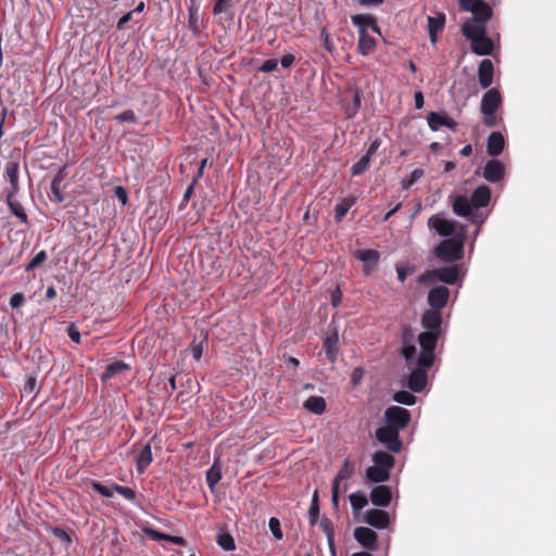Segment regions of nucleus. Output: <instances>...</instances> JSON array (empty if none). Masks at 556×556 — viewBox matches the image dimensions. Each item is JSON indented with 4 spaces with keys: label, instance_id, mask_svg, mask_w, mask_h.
I'll use <instances>...</instances> for the list:
<instances>
[{
    "label": "nucleus",
    "instance_id": "nucleus-1",
    "mask_svg": "<svg viewBox=\"0 0 556 556\" xmlns=\"http://www.w3.org/2000/svg\"><path fill=\"white\" fill-rule=\"evenodd\" d=\"M503 97L497 88H490L482 96L480 111L482 123L488 128L498 126L502 121Z\"/></svg>",
    "mask_w": 556,
    "mask_h": 556
},
{
    "label": "nucleus",
    "instance_id": "nucleus-2",
    "mask_svg": "<svg viewBox=\"0 0 556 556\" xmlns=\"http://www.w3.org/2000/svg\"><path fill=\"white\" fill-rule=\"evenodd\" d=\"M463 35L471 41V51L477 55H489L493 52V40L486 35V23L463 25Z\"/></svg>",
    "mask_w": 556,
    "mask_h": 556
},
{
    "label": "nucleus",
    "instance_id": "nucleus-3",
    "mask_svg": "<svg viewBox=\"0 0 556 556\" xmlns=\"http://www.w3.org/2000/svg\"><path fill=\"white\" fill-rule=\"evenodd\" d=\"M441 333L433 331H422L418 336V342L420 345V353L416 361V364L421 367H431L434 363V350L437 348Z\"/></svg>",
    "mask_w": 556,
    "mask_h": 556
},
{
    "label": "nucleus",
    "instance_id": "nucleus-4",
    "mask_svg": "<svg viewBox=\"0 0 556 556\" xmlns=\"http://www.w3.org/2000/svg\"><path fill=\"white\" fill-rule=\"evenodd\" d=\"M460 9L472 13L463 25L488 23L493 15L491 7L483 0H459Z\"/></svg>",
    "mask_w": 556,
    "mask_h": 556
},
{
    "label": "nucleus",
    "instance_id": "nucleus-5",
    "mask_svg": "<svg viewBox=\"0 0 556 556\" xmlns=\"http://www.w3.org/2000/svg\"><path fill=\"white\" fill-rule=\"evenodd\" d=\"M435 256L443 262H454L464 256V237L447 238L434 248Z\"/></svg>",
    "mask_w": 556,
    "mask_h": 556
},
{
    "label": "nucleus",
    "instance_id": "nucleus-6",
    "mask_svg": "<svg viewBox=\"0 0 556 556\" xmlns=\"http://www.w3.org/2000/svg\"><path fill=\"white\" fill-rule=\"evenodd\" d=\"M410 413L406 408L401 406H390L384 412V421L387 427H392V429L400 430L405 429L410 422Z\"/></svg>",
    "mask_w": 556,
    "mask_h": 556
},
{
    "label": "nucleus",
    "instance_id": "nucleus-7",
    "mask_svg": "<svg viewBox=\"0 0 556 556\" xmlns=\"http://www.w3.org/2000/svg\"><path fill=\"white\" fill-rule=\"evenodd\" d=\"M376 439L384 445L391 453H400L403 447V442L400 439V432L392 427H380L376 430Z\"/></svg>",
    "mask_w": 556,
    "mask_h": 556
},
{
    "label": "nucleus",
    "instance_id": "nucleus-8",
    "mask_svg": "<svg viewBox=\"0 0 556 556\" xmlns=\"http://www.w3.org/2000/svg\"><path fill=\"white\" fill-rule=\"evenodd\" d=\"M427 225L438 235L445 238L453 236L456 228V222L443 218L441 214H434L430 216Z\"/></svg>",
    "mask_w": 556,
    "mask_h": 556
},
{
    "label": "nucleus",
    "instance_id": "nucleus-9",
    "mask_svg": "<svg viewBox=\"0 0 556 556\" xmlns=\"http://www.w3.org/2000/svg\"><path fill=\"white\" fill-rule=\"evenodd\" d=\"M157 433H154L151 437V439L141 446L140 451L136 455V467L139 473H143L147 470V468L151 465L153 460L152 445L155 441H157Z\"/></svg>",
    "mask_w": 556,
    "mask_h": 556
},
{
    "label": "nucleus",
    "instance_id": "nucleus-10",
    "mask_svg": "<svg viewBox=\"0 0 556 556\" xmlns=\"http://www.w3.org/2000/svg\"><path fill=\"white\" fill-rule=\"evenodd\" d=\"M450 299V290L444 286L432 288L428 293V304L430 309L441 311Z\"/></svg>",
    "mask_w": 556,
    "mask_h": 556
},
{
    "label": "nucleus",
    "instance_id": "nucleus-11",
    "mask_svg": "<svg viewBox=\"0 0 556 556\" xmlns=\"http://www.w3.org/2000/svg\"><path fill=\"white\" fill-rule=\"evenodd\" d=\"M324 351L328 361L334 364L339 352V332L337 328H329L324 339Z\"/></svg>",
    "mask_w": 556,
    "mask_h": 556
},
{
    "label": "nucleus",
    "instance_id": "nucleus-12",
    "mask_svg": "<svg viewBox=\"0 0 556 556\" xmlns=\"http://www.w3.org/2000/svg\"><path fill=\"white\" fill-rule=\"evenodd\" d=\"M430 367H421L417 365V368H414L407 379V388L413 392H421L428 381L427 369Z\"/></svg>",
    "mask_w": 556,
    "mask_h": 556
},
{
    "label": "nucleus",
    "instance_id": "nucleus-13",
    "mask_svg": "<svg viewBox=\"0 0 556 556\" xmlns=\"http://www.w3.org/2000/svg\"><path fill=\"white\" fill-rule=\"evenodd\" d=\"M365 521L374 528L386 529L389 527L391 519L388 511L372 508L366 511Z\"/></svg>",
    "mask_w": 556,
    "mask_h": 556
},
{
    "label": "nucleus",
    "instance_id": "nucleus-14",
    "mask_svg": "<svg viewBox=\"0 0 556 556\" xmlns=\"http://www.w3.org/2000/svg\"><path fill=\"white\" fill-rule=\"evenodd\" d=\"M505 176V166L498 160H490L483 168V178L489 182H498Z\"/></svg>",
    "mask_w": 556,
    "mask_h": 556
},
{
    "label": "nucleus",
    "instance_id": "nucleus-15",
    "mask_svg": "<svg viewBox=\"0 0 556 556\" xmlns=\"http://www.w3.org/2000/svg\"><path fill=\"white\" fill-rule=\"evenodd\" d=\"M355 540L365 548L375 551L377 548V533L367 527H358L354 530Z\"/></svg>",
    "mask_w": 556,
    "mask_h": 556
},
{
    "label": "nucleus",
    "instance_id": "nucleus-16",
    "mask_svg": "<svg viewBox=\"0 0 556 556\" xmlns=\"http://www.w3.org/2000/svg\"><path fill=\"white\" fill-rule=\"evenodd\" d=\"M355 256L364 263L363 270L367 276L371 274L380 260V253L374 249L358 250Z\"/></svg>",
    "mask_w": 556,
    "mask_h": 556
},
{
    "label": "nucleus",
    "instance_id": "nucleus-17",
    "mask_svg": "<svg viewBox=\"0 0 556 556\" xmlns=\"http://www.w3.org/2000/svg\"><path fill=\"white\" fill-rule=\"evenodd\" d=\"M65 177H66V167L63 166V167L59 168L58 173L52 178L51 186H50V190H51L50 200L54 203H62L65 200V197L63 194V190L61 187Z\"/></svg>",
    "mask_w": 556,
    "mask_h": 556
},
{
    "label": "nucleus",
    "instance_id": "nucleus-18",
    "mask_svg": "<svg viewBox=\"0 0 556 556\" xmlns=\"http://www.w3.org/2000/svg\"><path fill=\"white\" fill-rule=\"evenodd\" d=\"M442 320V314L440 311L428 309L422 314L421 326L426 331L441 333Z\"/></svg>",
    "mask_w": 556,
    "mask_h": 556
},
{
    "label": "nucleus",
    "instance_id": "nucleus-19",
    "mask_svg": "<svg viewBox=\"0 0 556 556\" xmlns=\"http://www.w3.org/2000/svg\"><path fill=\"white\" fill-rule=\"evenodd\" d=\"M494 65L490 59H483L478 67L479 84L483 89H489L493 84Z\"/></svg>",
    "mask_w": 556,
    "mask_h": 556
},
{
    "label": "nucleus",
    "instance_id": "nucleus-20",
    "mask_svg": "<svg viewBox=\"0 0 556 556\" xmlns=\"http://www.w3.org/2000/svg\"><path fill=\"white\" fill-rule=\"evenodd\" d=\"M370 501L375 506L387 507L392 501V491L388 485H377L370 492Z\"/></svg>",
    "mask_w": 556,
    "mask_h": 556
},
{
    "label": "nucleus",
    "instance_id": "nucleus-21",
    "mask_svg": "<svg viewBox=\"0 0 556 556\" xmlns=\"http://www.w3.org/2000/svg\"><path fill=\"white\" fill-rule=\"evenodd\" d=\"M470 203L473 208H481L489 205L491 201V190L486 185L477 187L470 197Z\"/></svg>",
    "mask_w": 556,
    "mask_h": 556
},
{
    "label": "nucleus",
    "instance_id": "nucleus-22",
    "mask_svg": "<svg viewBox=\"0 0 556 556\" xmlns=\"http://www.w3.org/2000/svg\"><path fill=\"white\" fill-rule=\"evenodd\" d=\"M352 23L358 27L359 31H367L370 28L372 31L380 35V28L376 22V18L369 14H356L352 16Z\"/></svg>",
    "mask_w": 556,
    "mask_h": 556
},
{
    "label": "nucleus",
    "instance_id": "nucleus-23",
    "mask_svg": "<svg viewBox=\"0 0 556 556\" xmlns=\"http://www.w3.org/2000/svg\"><path fill=\"white\" fill-rule=\"evenodd\" d=\"M505 147L504 136L500 131H492L486 142V153L492 156H498Z\"/></svg>",
    "mask_w": 556,
    "mask_h": 556
},
{
    "label": "nucleus",
    "instance_id": "nucleus-24",
    "mask_svg": "<svg viewBox=\"0 0 556 556\" xmlns=\"http://www.w3.org/2000/svg\"><path fill=\"white\" fill-rule=\"evenodd\" d=\"M17 192H7L5 193V202L10 208V212L16 216L22 224H28V216L23 207V205L15 199Z\"/></svg>",
    "mask_w": 556,
    "mask_h": 556
},
{
    "label": "nucleus",
    "instance_id": "nucleus-25",
    "mask_svg": "<svg viewBox=\"0 0 556 556\" xmlns=\"http://www.w3.org/2000/svg\"><path fill=\"white\" fill-rule=\"evenodd\" d=\"M18 173H20L18 162L11 160L5 164V177L10 181V188H8L5 190V193L20 191Z\"/></svg>",
    "mask_w": 556,
    "mask_h": 556
},
{
    "label": "nucleus",
    "instance_id": "nucleus-26",
    "mask_svg": "<svg viewBox=\"0 0 556 556\" xmlns=\"http://www.w3.org/2000/svg\"><path fill=\"white\" fill-rule=\"evenodd\" d=\"M437 270V278L439 281L455 285L459 279V265H448L440 267Z\"/></svg>",
    "mask_w": 556,
    "mask_h": 556
},
{
    "label": "nucleus",
    "instance_id": "nucleus-27",
    "mask_svg": "<svg viewBox=\"0 0 556 556\" xmlns=\"http://www.w3.org/2000/svg\"><path fill=\"white\" fill-rule=\"evenodd\" d=\"M188 27L194 36H198L205 26L200 17L199 5H197L193 0L188 9Z\"/></svg>",
    "mask_w": 556,
    "mask_h": 556
},
{
    "label": "nucleus",
    "instance_id": "nucleus-28",
    "mask_svg": "<svg viewBox=\"0 0 556 556\" xmlns=\"http://www.w3.org/2000/svg\"><path fill=\"white\" fill-rule=\"evenodd\" d=\"M453 212L460 217H471L472 205L466 195H456L452 202Z\"/></svg>",
    "mask_w": 556,
    "mask_h": 556
},
{
    "label": "nucleus",
    "instance_id": "nucleus-29",
    "mask_svg": "<svg viewBox=\"0 0 556 556\" xmlns=\"http://www.w3.org/2000/svg\"><path fill=\"white\" fill-rule=\"evenodd\" d=\"M377 47L376 39L367 31H359L357 51L362 55H370Z\"/></svg>",
    "mask_w": 556,
    "mask_h": 556
},
{
    "label": "nucleus",
    "instance_id": "nucleus-30",
    "mask_svg": "<svg viewBox=\"0 0 556 556\" xmlns=\"http://www.w3.org/2000/svg\"><path fill=\"white\" fill-rule=\"evenodd\" d=\"M444 13H438L435 16H428V31L431 42H437V35L444 28Z\"/></svg>",
    "mask_w": 556,
    "mask_h": 556
},
{
    "label": "nucleus",
    "instance_id": "nucleus-31",
    "mask_svg": "<svg viewBox=\"0 0 556 556\" xmlns=\"http://www.w3.org/2000/svg\"><path fill=\"white\" fill-rule=\"evenodd\" d=\"M366 478L375 483L387 482L390 479V470L376 465L369 466L366 469Z\"/></svg>",
    "mask_w": 556,
    "mask_h": 556
},
{
    "label": "nucleus",
    "instance_id": "nucleus-32",
    "mask_svg": "<svg viewBox=\"0 0 556 556\" xmlns=\"http://www.w3.org/2000/svg\"><path fill=\"white\" fill-rule=\"evenodd\" d=\"M303 407L309 413L321 415L325 413L327 404L323 396H309L304 403Z\"/></svg>",
    "mask_w": 556,
    "mask_h": 556
},
{
    "label": "nucleus",
    "instance_id": "nucleus-33",
    "mask_svg": "<svg viewBox=\"0 0 556 556\" xmlns=\"http://www.w3.org/2000/svg\"><path fill=\"white\" fill-rule=\"evenodd\" d=\"M371 459L376 466L387 468L388 470L392 469L395 464L394 457L386 451H376Z\"/></svg>",
    "mask_w": 556,
    "mask_h": 556
},
{
    "label": "nucleus",
    "instance_id": "nucleus-34",
    "mask_svg": "<svg viewBox=\"0 0 556 556\" xmlns=\"http://www.w3.org/2000/svg\"><path fill=\"white\" fill-rule=\"evenodd\" d=\"M354 470H355L354 463L352 460H350L349 458H346L343 462V464H342L340 470L338 471V475L333 479L332 483H337V485L339 486L341 481L348 480L353 476Z\"/></svg>",
    "mask_w": 556,
    "mask_h": 556
},
{
    "label": "nucleus",
    "instance_id": "nucleus-35",
    "mask_svg": "<svg viewBox=\"0 0 556 556\" xmlns=\"http://www.w3.org/2000/svg\"><path fill=\"white\" fill-rule=\"evenodd\" d=\"M129 366L124 363L123 361H117L114 363H111L106 368L105 371L102 374V380H109L115 377L117 374L128 370Z\"/></svg>",
    "mask_w": 556,
    "mask_h": 556
},
{
    "label": "nucleus",
    "instance_id": "nucleus-36",
    "mask_svg": "<svg viewBox=\"0 0 556 556\" xmlns=\"http://www.w3.org/2000/svg\"><path fill=\"white\" fill-rule=\"evenodd\" d=\"M222 479V467L218 465V462L215 460L211 468L206 471V483L211 490L215 488V485Z\"/></svg>",
    "mask_w": 556,
    "mask_h": 556
},
{
    "label": "nucleus",
    "instance_id": "nucleus-37",
    "mask_svg": "<svg viewBox=\"0 0 556 556\" xmlns=\"http://www.w3.org/2000/svg\"><path fill=\"white\" fill-rule=\"evenodd\" d=\"M353 204L354 200L351 198H345L341 202H339L334 207L336 222H341Z\"/></svg>",
    "mask_w": 556,
    "mask_h": 556
},
{
    "label": "nucleus",
    "instance_id": "nucleus-38",
    "mask_svg": "<svg viewBox=\"0 0 556 556\" xmlns=\"http://www.w3.org/2000/svg\"><path fill=\"white\" fill-rule=\"evenodd\" d=\"M216 543L227 552L236 549V543L233 536L228 532H220L216 536Z\"/></svg>",
    "mask_w": 556,
    "mask_h": 556
},
{
    "label": "nucleus",
    "instance_id": "nucleus-39",
    "mask_svg": "<svg viewBox=\"0 0 556 556\" xmlns=\"http://www.w3.org/2000/svg\"><path fill=\"white\" fill-rule=\"evenodd\" d=\"M446 117L447 115L445 114L430 112L427 116L429 128L432 131H438L440 127L444 126Z\"/></svg>",
    "mask_w": 556,
    "mask_h": 556
},
{
    "label": "nucleus",
    "instance_id": "nucleus-40",
    "mask_svg": "<svg viewBox=\"0 0 556 556\" xmlns=\"http://www.w3.org/2000/svg\"><path fill=\"white\" fill-rule=\"evenodd\" d=\"M349 498L354 511H359L368 504L366 494L361 491L352 493Z\"/></svg>",
    "mask_w": 556,
    "mask_h": 556
},
{
    "label": "nucleus",
    "instance_id": "nucleus-41",
    "mask_svg": "<svg viewBox=\"0 0 556 556\" xmlns=\"http://www.w3.org/2000/svg\"><path fill=\"white\" fill-rule=\"evenodd\" d=\"M319 517V497L318 492L315 491L312 497L311 506L308 509L309 525L315 526Z\"/></svg>",
    "mask_w": 556,
    "mask_h": 556
},
{
    "label": "nucleus",
    "instance_id": "nucleus-42",
    "mask_svg": "<svg viewBox=\"0 0 556 556\" xmlns=\"http://www.w3.org/2000/svg\"><path fill=\"white\" fill-rule=\"evenodd\" d=\"M370 160L371 157H369V155H363L355 164H353V166L351 167V174L352 176H359L362 175L363 173H365L368 168H369V165H370Z\"/></svg>",
    "mask_w": 556,
    "mask_h": 556
},
{
    "label": "nucleus",
    "instance_id": "nucleus-43",
    "mask_svg": "<svg viewBox=\"0 0 556 556\" xmlns=\"http://www.w3.org/2000/svg\"><path fill=\"white\" fill-rule=\"evenodd\" d=\"M319 527L326 533L330 548L333 549L334 548V543H333L334 531H333L332 521L329 518L324 517L319 521Z\"/></svg>",
    "mask_w": 556,
    "mask_h": 556
},
{
    "label": "nucleus",
    "instance_id": "nucleus-44",
    "mask_svg": "<svg viewBox=\"0 0 556 556\" xmlns=\"http://www.w3.org/2000/svg\"><path fill=\"white\" fill-rule=\"evenodd\" d=\"M393 400L400 404L414 405L416 403V396L405 390H401L394 393Z\"/></svg>",
    "mask_w": 556,
    "mask_h": 556
},
{
    "label": "nucleus",
    "instance_id": "nucleus-45",
    "mask_svg": "<svg viewBox=\"0 0 556 556\" xmlns=\"http://www.w3.org/2000/svg\"><path fill=\"white\" fill-rule=\"evenodd\" d=\"M48 258V254L45 250L38 252L26 265L25 270L30 271L41 266Z\"/></svg>",
    "mask_w": 556,
    "mask_h": 556
},
{
    "label": "nucleus",
    "instance_id": "nucleus-46",
    "mask_svg": "<svg viewBox=\"0 0 556 556\" xmlns=\"http://www.w3.org/2000/svg\"><path fill=\"white\" fill-rule=\"evenodd\" d=\"M424 170L421 168L414 169L408 177H405L402 180V187L404 189L410 188L417 180H419L424 176Z\"/></svg>",
    "mask_w": 556,
    "mask_h": 556
},
{
    "label": "nucleus",
    "instance_id": "nucleus-47",
    "mask_svg": "<svg viewBox=\"0 0 556 556\" xmlns=\"http://www.w3.org/2000/svg\"><path fill=\"white\" fill-rule=\"evenodd\" d=\"M90 485L96 492H98L99 494H101L104 497H112L113 492H115L113 490V484L111 486H106V485H103L102 483H100L99 481L92 480V481H90Z\"/></svg>",
    "mask_w": 556,
    "mask_h": 556
},
{
    "label": "nucleus",
    "instance_id": "nucleus-48",
    "mask_svg": "<svg viewBox=\"0 0 556 556\" xmlns=\"http://www.w3.org/2000/svg\"><path fill=\"white\" fill-rule=\"evenodd\" d=\"M402 356L405 358L407 366H412L415 363L416 346L415 344H408L402 346Z\"/></svg>",
    "mask_w": 556,
    "mask_h": 556
},
{
    "label": "nucleus",
    "instance_id": "nucleus-49",
    "mask_svg": "<svg viewBox=\"0 0 556 556\" xmlns=\"http://www.w3.org/2000/svg\"><path fill=\"white\" fill-rule=\"evenodd\" d=\"M232 2L231 0H216L213 7V14L218 15L222 13L231 12Z\"/></svg>",
    "mask_w": 556,
    "mask_h": 556
},
{
    "label": "nucleus",
    "instance_id": "nucleus-50",
    "mask_svg": "<svg viewBox=\"0 0 556 556\" xmlns=\"http://www.w3.org/2000/svg\"><path fill=\"white\" fill-rule=\"evenodd\" d=\"M113 490L128 501H135L136 498V492L129 486L113 483Z\"/></svg>",
    "mask_w": 556,
    "mask_h": 556
},
{
    "label": "nucleus",
    "instance_id": "nucleus-51",
    "mask_svg": "<svg viewBox=\"0 0 556 556\" xmlns=\"http://www.w3.org/2000/svg\"><path fill=\"white\" fill-rule=\"evenodd\" d=\"M268 527L276 540H282L283 532L281 530L280 521L276 517H271L268 521Z\"/></svg>",
    "mask_w": 556,
    "mask_h": 556
},
{
    "label": "nucleus",
    "instance_id": "nucleus-52",
    "mask_svg": "<svg viewBox=\"0 0 556 556\" xmlns=\"http://www.w3.org/2000/svg\"><path fill=\"white\" fill-rule=\"evenodd\" d=\"M114 121L118 123L129 122L137 123V116L132 110H125L124 112L114 116Z\"/></svg>",
    "mask_w": 556,
    "mask_h": 556
},
{
    "label": "nucleus",
    "instance_id": "nucleus-53",
    "mask_svg": "<svg viewBox=\"0 0 556 556\" xmlns=\"http://www.w3.org/2000/svg\"><path fill=\"white\" fill-rule=\"evenodd\" d=\"M439 281V278H437V270H427L422 275L418 277L419 283H434Z\"/></svg>",
    "mask_w": 556,
    "mask_h": 556
},
{
    "label": "nucleus",
    "instance_id": "nucleus-54",
    "mask_svg": "<svg viewBox=\"0 0 556 556\" xmlns=\"http://www.w3.org/2000/svg\"><path fill=\"white\" fill-rule=\"evenodd\" d=\"M279 61L277 59H268L258 67L260 72L270 73L278 68Z\"/></svg>",
    "mask_w": 556,
    "mask_h": 556
},
{
    "label": "nucleus",
    "instance_id": "nucleus-55",
    "mask_svg": "<svg viewBox=\"0 0 556 556\" xmlns=\"http://www.w3.org/2000/svg\"><path fill=\"white\" fill-rule=\"evenodd\" d=\"M66 332L73 342L80 343V332L74 323L68 325Z\"/></svg>",
    "mask_w": 556,
    "mask_h": 556
},
{
    "label": "nucleus",
    "instance_id": "nucleus-56",
    "mask_svg": "<svg viewBox=\"0 0 556 556\" xmlns=\"http://www.w3.org/2000/svg\"><path fill=\"white\" fill-rule=\"evenodd\" d=\"M9 303L12 308H18L25 303V296L23 293L16 292L11 295Z\"/></svg>",
    "mask_w": 556,
    "mask_h": 556
},
{
    "label": "nucleus",
    "instance_id": "nucleus-57",
    "mask_svg": "<svg viewBox=\"0 0 556 556\" xmlns=\"http://www.w3.org/2000/svg\"><path fill=\"white\" fill-rule=\"evenodd\" d=\"M320 37H321V39H323V46H324V48H325L328 52L332 53V51H333V45H332V42L330 41V36H329V33L327 31V29H326V28H323V29H321Z\"/></svg>",
    "mask_w": 556,
    "mask_h": 556
},
{
    "label": "nucleus",
    "instance_id": "nucleus-58",
    "mask_svg": "<svg viewBox=\"0 0 556 556\" xmlns=\"http://www.w3.org/2000/svg\"><path fill=\"white\" fill-rule=\"evenodd\" d=\"M144 532L150 539L155 541H166L167 539V533H163L153 529H146Z\"/></svg>",
    "mask_w": 556,
    "mask_h": 556
},
{
    "label": "nucleus",
    "instance_id": "nucleus-59",
    "mask_svg": "<svg viewBox=\"0 0 556 556\" xmlns=\"http://www.w3.org/2000/svg\"><path fill=\"white\" fill-rule=\"evenodd\" d=\"M115 197L122 202V204H126L128 202V193L126 189L122 186H117L114 190Z\"/></svg>",
    "mask_w": 556,
    "mask_h": 556
},
{
    "label": "nucleus",
    "instance_id": "nucleus-60",
    "mask_svg": "<svg viewBox=\"0 0 556 556\" xmlns=\"http://www.w3.org/2000/svg\"><path fill=\"white\" fill-rule=\"evenodd\" d=\"M206 165H207V159L201 160V162L199 164V168L192 178L193 184H198V181L203 177L204 168L206 167Z\"/></svg>",
    "mask_w": 556,
    "mask_h": 556
},
{
    "label": "nucleus",
    "instance_id": "nucleus-61",
    "mask_svg": "<svg viewBox=\"0 0 556 556\" xmlns=\"http://www.w3.org/2000/svg\"><path fill=\"white\" fill-rule=\"evenodd\" d=\"M53 532H54L55 536H58L62 542H65L66 544L72 543L71 536L65 530L55 528Z\"/></svg>",
    "mask_w": 556,
    "mask_h": 556
},
{
    "label": "nucleus",
    "instance_id": "nucleus-62",
    "mask_svg": "<svg viewBox=\"0 0 556 556\" xmlns=\"http://www.w3.org/2000/svg\"><path fill=\"white\" fill-rule=\"evenodd\" d=\"M294 62H295V56L291 53L282 55V58L279 61L281 66L285 68L292 66Z\"/></svg>",
    "mask_w": 556,
    "mask_h": 556
},
{
    "label": "nucleus",
    "instance_id": "nucleus-63",
    "mask_svg": "<svg viewBox=\"0 0 556 556\" xmlns=\"http://www.w3.org/2000/svg\"><path fill=\"white\" fill-rule=\"evenodd\" d=\"M414 344V334L409 329H405L402 334V345Z\"/></svg>",
    "mask_w": 556,
    "mask_h": 556
},
{
    "label": "nucleus",
    "instance_id": "nucleus-64",
    "mask_svg": "<svg viewBox=\"0 0 556 556\" xmlns=\"http://www.w3.org/2000/svg\"><path fill=\"white\" fill-rule=\"evenodd\" d=\"M36 384H37L36 378L28 377L24 383V391L28 392V393L34 392L36 389Z\"/></svg>",
    "mask_w": 556,
    "mask_h": 556
}]
</instances>
